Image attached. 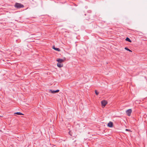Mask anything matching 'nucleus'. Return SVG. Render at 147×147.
<instances>
[{
    "label": "nucleus",
    "instance_id": "11",
    "mask_svg": "<svg viewBox=\"0 0 147 147\" xmlns=\"http://www.w3.org/2000/svg\"><path fill=\"white\" fill-rule=\"evenodd\" d=\"M15 114H16L18 115H22L23 114L22 113L20 112H17L16 113H14Z\"/></svg>",
    "mask_w": 147,
    "mask_h": 147
},
{
    "label": "nucleus",
    "instance_id": "3",
    "mask_svg": "<svg viewBox=\"0 0 147 147\" xmlns=\"http://www.w3.org/2000/svg\"><path fill=\"white\" fill-rule=\"evenodd\" d=\"M64 59H57L56 61L58 62V63H61L63 62L64 61H65L66 59V58L65 57L64 58Z\"/></svg>",
    "mask_w": 147,
    "mask_h": 147
},
{
    "label": "nucleus",
    "instance_id": "4",
    "mask_svg": "<svg viewBox=\"0 0 147 147\" xmlns=\"http://www.w3.org/2000/svg\"><path fill=\"white\" fill-rule=\"evenodd\" d=\"M132 110L131 109H129L126 111V113L128 116H130L132 112Z\"/></svg>",
    "mask_w": 147,
    "mask_h": 147
},
{
    "label": "nucleus",
    "instance_id": "7",
    "mask_svg": "<svg viewBox=\"0 0 147 147\" xmlns=\"http://www.w3.org/2000/svg\"><path fill=\"white\" fill-rule=\"evenodd\" d=\"M57 65L58 67L60 68L62 67L63 66V65L61 63H58L57 64Z\"/></svg>",
    "mask_w": 147,
    "mask_h": 147
},
{
    "label": "nucleus",
    "instance_id": "2",
    "mask_svg": "<svg viewBox=\"0 0 147 147\" xmlns=\"http://www.w3.org/2000/svg\"><path fill=\"white\" fill-rule=\"evenodd\" d=\"M101 103L102 106L104 107L107 103V101L105 100H102L101 101Z\"/></svg>",
    "mask_w": 147,
    "mask_h": 147
},
{
    "label": "nucleus",
    "instance_id": "8",
    "mask_svg": "<svg viewBox=\"0 0 147 147\" xmlns=\"http://www.w3.org/2000/svg\"><path fill=\"white\" fill-rule=\"evenodd\" d=\"M53 49L55 50L58 51H60V49L59 48H55L54 46L53 47Z\"/></svg>",
    "mask_w": 147,
    "mask_h": 147
},
{
    "label": "nucleus",
    "instance_id": "12",
    "mask_svg": "<svg viewBox=\"0 0 147 147\" xmlns=\"http://www.w3.org/2000/svg\"><path fill=\"white\" fill-rule=\"evenodd\" d=\"M125 49L127 51H128L130 52H132V51L130 50L128 48H127L126 47H125Z\"/></svg>",
    "mask_w": 147,
    "mask_h": 147
},
{
    "label": "nucleus",
    "instance_id": "5",
    "mask_svg": "<svg viewBox=\"0 0 147 147\" xmlns=\"http://www.w3.org/2000/svg\"><path fill=\"white\" fill-rule=\"evenodd\" d=\"M59 91V90H49V92H51L52 93H55L58 92Z\"/></svg>",
    "mask_w": 147,
    "mask_h": 147
},
{
    "label": "nucleus",
    "instance_id": "10",
    "mask_svg": "<svg viewBox=\"0 0 147 147\" xmlns=\"http://www.w3.org/2000/svg\"><path fill=\"white\" fill-rule=\"evenodd\" d=\"M125 40L126 41H128L130 42H131V41L130 40L129 38L128 37H127Z\"/></svg>",
    "mask_w": 147,
    "mask_h": 147
},
{
    "label": "nucleus",
    "instance_id": "1",
    "mask_svg": "<svg viewBox=\"0 0 147 147\" xmlns=\"http://www.w3.org/2000/svg\"><path fill=\"white\" fill-rule=\"evenodd\" d=\"M15 7L16 8H23L24 7V6L21 3H16L14 5Z\"/></svg>",
    "mask_w": 147,
    "mask_h": 147
},
{
    "label": "nucleus",
    "instance_id": "6",
    "mask_svg": "<svg viewBox=\"0 0 147 147\" xmlns=\"http://www.w3.org/2000/svg\"><path fill=\"white\" fill-rule=\"evenodd\" d=\"M107 126L110 127H112L113 126V123L112 122L110 121L108 123Z\"/></svg>",
    "mask_w": 147,
    "mask_h": 147
},
{
    "label": "nucleus",
    "instance_id": "13",
    "mask_svg": "<svg viewBox=\"0 0 147 147\" xmlns=\"http://www.w3.org/2000/svg\"><path fill=\"white\" fill-rule=\"evenodd\" d=\"M95 93L96 95H98L99 94V92H98L96 90H95Z\"/></svg>",
    "mask_w": 147,
    "mask_h": 147
},
{
    "label": "nucleus",
    "instance_id": "9",
    "mask_svg": "<svg viewBox=\"0 0 147 147\" xmlns=\"http://www.w3.org/2000/svg\"><path fill=\"white\" fill-rule=\"evenodd\" d=\"M86 15H87V16H88L86 18V19L87 20H89L90 19V14H85V16H86Z\"/></svg>",
    "mask_w": 147,
    "mask_h": 147
},
{
    "label": "nucleus",
    "instance_id": "14",
    "mask_svg": "<svg viewBox=\"0 0 147 147\" xmlns=\"http://www.w3.org/2000/svg\"><path fill=\"white\" fill-rule=\"evenodd\" d=\"M125 130H126V131H130V130H129L128 129H126Z\"/></svg>",
    "mask_w": 147,
    "mask_h": 147
}]
</instances>
